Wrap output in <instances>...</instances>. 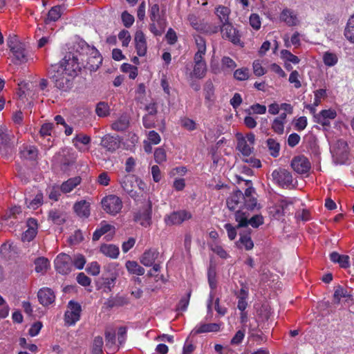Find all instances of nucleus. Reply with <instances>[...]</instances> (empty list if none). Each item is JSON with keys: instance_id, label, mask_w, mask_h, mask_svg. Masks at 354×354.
<instances>
[{"instance_id": "nucleus-1", "label": "nucleus", "mask_w": 354, "mask_h": 354, "mask_svg": "<svg viewBox=\"0 0 354 354\" xmlns=\"http://www.w3.org/2000/svg\"><path fill=\"white\" fill-rule=\"evenodd\" d=\"M8 46L11 52V60L15 65L28 62L29 51L24 43L19 41L16 35H10L7 40Z\"/></svg>"}, {"instance_id": "nucleus-2", "label": "nucleus", "mask_w": 354, "mask_h": 354, "mask_svg": "<svg viewBox=\"0 0 354 354\" xmlns=\"http://www.w3.org/2000/svg\"><path fill=\"white\" fill-rule=\"evenodd\" d=\"M227 205L230 211L235 212V220L238 222L237 228L243 227V194L239 189L234 191L227 199Z\"/></svg>"}, {"instance_id": "nucleus-3", "label": "nucleus", "mask_w": 354, "mask_h": 354, "mask_svg": "<svg viewBox=\"0 0 354 354\" xmlns=\"http://www.w3.org/2000/svg\"><path fill=\"white\" fill-rule=\"evenodd\" d=\"M292 210V201L281 196L276 198L268 207L270 216L277 220L282 219L286 214L291 213Z\"/></svg>"}, {"instance_id": "nucleus-4", "label": "nucleus", "mask_w": 354, "mask_h": 354, "mask_svg": "<svg viewBox=\"0 0 354 354\" xmlns=\"http://www.w3.org/2000/svg\"><path fill=\"white\" fill-rule=\"evenodd\" d=\"M58 65V68L61 72H65L69 77H75L77 75V72L80 71L82 67L81 62L77 55L75 53L69 52L67 53L61 63Z\"/></svg>"}, {"instance_id": "nucleus-5", "label": "nucleus", "mask_w": 354, "mask_h": 354, "mask_svg": "<svg viewBox=\"0 0 354 354\" xmlns=\"http://www.w3.org/2000/svg\"><path fill=\"white\" fill-rule=\"evenodd\" d=\"M50 78L53 81L55 86L62 91H68L72 86V78L65 72H61L57 64L51 65L48 70Z\"/></svg>"}, {"instance_id": "nucleus-6", "label": "nucleus", "mask_w": 354, "mask_h": 354, "mask_svg": "<svg viewBox=\"0 0 354 354\" xmlns=\"http://www.w3.org/2000/svg\"><path fill=\"white\" fill-rule=\"evenodd\" d=\"M262 207L258 201V194L250 180H245V209L259 210Z\"/></svg>"}, {"instance_id": "nucleus-7", "label": "nucleus", "mask_w": 354, "mask_h": 354, "mask_svg": "<svg viewBox=\"0 0 354 354\" xmlns=\"http://www.w3.org/2000/svg\"><path fill=\"white\" fill-rule=\"evenodd\" d=\"M137 181H138V178L133 175H125L120 180L123 190L135 201H139L141 196L140 192L135 190Z\"/></svg>"}, {"instance_id": "nucleus-8", "label": "nucleus", "mask_w": 354, "mask_h": 354, "mask_svg": "<svg viewBox=\"0 0 354 354\" xmlns=\"http://www.w3.org/2000/svg\"><path fill=\"white\" fill-rule=\"evenodd\" d=\"M279 19L288 26H298L301 24V21L298 12L287 7L282 9L279 14Z\"/></svg>"}, {"instance_id": "nucleus-9", "label": "nucleus", "mask_w": 354, "mask_h": 354, "mask_svg": "<svg viewBox=\"0 0 354 354\" xmlns=\"http://www.w3.org/2000/svg\"><path fill=\"white\" fill-rule=\"evenodd\" d=\"M102 62V57L95 47L86 58L84 59V57H81L82 66L91 71H96L101 65Z\"/></svg>"}, {"instance_id": "nucleus-10", "label": "nucleus", "mask_w": 354, "mask_h": 354, "mask_svg": "<svg viewBox=\"0 0 354 354\" xmlns=\"http://www.w3.org/2000/svg\"><path fill=\"white\" fill-rule=\"evenodd\" d=\"M247 322H249L248 324H246V326L249 328L248 343L253 342L260 344L262 342H265L266 341V336L263 335L261 330L257 329L258 327L257 322L254 319H245V324Z\"/></svg>"}, {"instance_id": "nucleus-11", "label": "nucleus", "mask_w": 354, "mask_h": 354, "mask_svg": "<svg viewBox=\"0 0 354 354\" xmlns=\"http://www.w3.org/2000/svg\"><path fill=\"white\" fill-rule=\"evenodd\" d=\"M102 205L104 211L111 214H116L122 207V203L119 197L115 195H110L104 198Z\"/></svg>"}, {"instance_id": "nucleus-12", "label": "nucleus", "mask_w": 354, "mask_h": 354, "mask_svg": "<svg viewBox=\"0 0 354 354\" xmlns=\"http://www.w3.org/2000/svg\"><path fill=\"white\" fill-rule=\"evenodd\" d=\"M68 308V310H67L64 314V320L66 324L72 326L80 319L82 307L79 303L70 301Z\"/></svg>"}, {"instance_id": "nucleus-13", "label": "nucleus", "mask_w": 354, "mask_h": 354, "mask_svg": "<svg viewBox=\"0 0 354 354\" xmlns=\"http://www.w3.org/2000/svg\"><path fill=\"white\" fill-rule=\"evenodd\" d=\"M55 267L59 273L67 274L72 270L73 259L65 253L59 254L55 260Z\"/></svg>"}, {"instance_id": "nucleus-14", "label": "nucleus", "mask_w": 354, "mask_h": 354, "mask_svg": "<svg viewBox=\"0 0 354 354\" xmlns=\"http://www.w3.org/2000/svg\"><path fill=\"white\" fill-rule=\"evenodd\" d=\"M152 205L149 201L147 207H143L137 212L134 213L133 220L139 223L145 227H149L151 224Z\"/></svg>"}, {"instance_id": "nucleus-15", "label": "nucleus", "mask_w": 354, "mask_h": 354, "mask_svg": "<svg viewBox=\"0 0 354 354\" xmlns=\"http://www.w3.org/2000/svg\"><path fill=\"white\" fill-rule=\"evenodd\" d=\"M272 177L273 180L282 187L288 188L292 183V174L286 169L273 171Z\"/></svg>"}, {"instance_id": "nucleus-16", "label": "nucleus", "mask_w": 354, "mask_h": 354, "mask_svg": "<svg viewBox=\"0 0 354 354\" xmlns=\"http://www.w3.org/2000/svg\"><path fill=\"white\" fill-rule=\"evenodd\" d=\"M291 167L297 174H304L309 171L311 165L307 158L304 156H299L292 159Z\"/></svg>"}, {"instance_id": "nucleus-17", "label": "nucleus", "mask_w": 354, "mask_h": 354, "mask_svg": "<svg viewBox=\"0 0 354 354\" xmlns=\"http://www.w3.org/2000/svg\"><path fill=\"white\" fill-rule=\"evenodd\" d=\"M191 217V214L185 210L177 211L167 215L165 222L167 225H179Z\"/></svg>"}, {"instance_id": "nucleus-18", "label": "nucleus", "mask_w": 354, "mask_h": 354, "mask_svg": "<svg viewBox=\"0 0 354 354\" xmlns=\"http://www.w3.org/2000/svg\"><path fill=\"white\" fill-rule=\"evenodd\" d=\"M15 136L6 127H0V147L10 149L14 147Z\"/></svg>"}, {"instance_id": "nucleus-19", "label": "nucleus", "mask_w": 354, "mask_h": 354, "mask_svg": "<svg viewBox=\"0 0 354 354\" xmlns=\"http://www.w3.org/2000/svg\"><path fill=\"white\" fill-rule=\"evenodd\" d=\"M100 145L107 151L113 152L120 146L119 136H113L109 134L104 136L101 140Z\"/></svg>"}, {"instance_id": "nucleus-20", "label": "nucleus", "mask_w": 354, "mask_h": 354, "mask_svg": "<svg viewBox=\"0 0 354 354\" xmlns=\"http://www.w3.org/2000/svg\"><path fill=\"white\" fill-rule=\"evenodd\" d=\"M134 41L137 54L140 57L145 56L147 53V46L145 35L142 31H136Z\"/></svg>"}, {"instance_id": "nucleus-21", "label": "nucleus", "mask_w": 354, "mask_h": 354, "mask_svg": "<svg viewBox=\"0 0 354 354\" xmlns=\"http://www.w3.org/2000/svg\"><path fill=\"white\" fill-rule=\"evenodd\" d=\"M93 46H90L85 41L79 40L77 41L73 46V50L76 53L75 55H77L81 62V57L86 58L91 53V50L93 49Z\"/></svg>"}, {"instance_id": "nucleus-22", "label": "nucleus", "mask_w": 354, "mask_h": 354, "mask_svg": "<svg viewBox=\"0 0 354 354\" xmlns=\"http://www.w3.org/2000/svg\"><path fill=\"white\" fill-rule=\"evenodd\" d=\"M243 339V331L239 330L232 337L230 342V346L225 348V354H238L237 351H241L240 344Z\"/></svg>"}, {"instance_id": "nucleus-23", "label": "nucleus", "mask_w": 354, "mask_h": 354, "mask_svg": "<svg viewBox=\"0 0 354 354\" xmlns=\"http://www.w3.org/2000/svg\"><path fill=\"white\" fill-rule=\"evenodd\" d=\"M37 297L42 306H47L55 301V295L50 288H43L38 291Z\"/></svg>"}, {"instance_id": "nucleus-24", "label": "nucleus", "mask_w": 354, "mask_h": 354, "mask_svg": "<svg viewBox=\"0 0 354 354\" xmlns=\"http://www.w3.org/2000/svg\"><path fill=\"white\" fill-rule=\"evenodd\" d=\"M337 113L334 109L322 110L318 115L315 116L317 122L322 126L330 125V120H333L336 118Z\"/></svg>"}, {"instance_id": "nucleus-25", "label": "nucleus", "mask_w": 354, "mask_h": 354, "mask_svg": "<svg viewBox=\"0 0 354 354\" xmlns=\"http://www.w3.org/2000/svg\"><path fill=\"white\" fill-rule=\"evenodd\" d=\"M73 210L81 218H88L90 215V203L82 200L76 202L73 205Z\"/></svg>"}, {"instance_id": "nucleus-26", "label": "nucleus", "mask_w": 354, "mask_h": 354, "mask_svg": "<svg viewBox=\"0 0 354 354\" xmlns=\"http://www.w3.org/2000/svg\"><path fill=\"white\" fill-rule=\"evenodd\" d=\"M159 256V252L156 249H149L146 250L140 257V262L145 266L150 267L153 265Z\"/></svg>"}, {"instance_id": "nucleus-27", "label": "nucleus", "mask_w": 354, "mask_h": 354, "mask_svg": "<svg viewBox=\"0 0 354 354\" xmlns=\"http://www.w3.org/2000/svg\"><path fill=\"white\" fill-rule=\"evenodd\" d=\"M28 228L22 234L21 240L24 242L31 241L37 234V221L29 218L27 222Z\"/></svg>"}, {"instance_id": "nucleus-28", "label": "nucleus", "mask_w": 354, "mask_h": 354, "mask_svg": "<svg viewBox=\"0 0 354 354\" xmlns=\"http://www.w3.org/2000/svg\"><path fill=\"white\" fill-rule=\"evenodd\" d=\"M221 32L223 35V37L228 39L234 44H236L239 41V39L236 35L235 28H233L230 22L221 25Z\"/></svg>"}, {"instance_id": "nucleus-29", "label": "nucleus", "mask_w": 354, "mask_h": 354, "mask_svg": "<svg viewBox=\"0 0 354 354\" xmlns=\"http://www.w3.org/2000/svg\"><path fill=\"white\" fill-rule=\"evenodd\" d=\"M66 213L62 209H54L50 210L48 212V219L54 224L62 225L66 222Z\"/></svg>"}, {"instance_id": "nucleus-30", "label": "nucleus", "mask_w": 354, "mask_h": 354, "mask_svg": "<svg viewBox=\"0 0 354 354\" xmlns=\"http://www.w3.org/2000/svg\"><path fill=\"white\" fill-rule=\"evenodd\" d=\"M261 167L260 160L253 156L246 158L245 156V175L252 176L254 169H258Z\"/></svg>"}, {"instance_id": "nucleus-31", "label": "nucleus", "mask_w": 354, "mask_h": 354, "mask_svg": "<svg viewBox=\"0 0 354 354\" xmlns=\"http://www.w3.org/2000/svg\"><path fill=\"white\" fill-rule=\"evenodd\" d=\"M220 330V324L216 323L203 324L196 326L192 333L198 335L203 333L218 332Z\"/></svg>"}, {"instance_id": "nucleus-32", "label": "nucleus", "mask_w": 354, "mask_h": 354, "mask_svg": "<svg viewBox=\"0 0 354 354\" xmlns=\"http://www.w3.org/2000/svg\"><path fill=\"white\" fill-rule=\"evenodd\" d=\"M100 251L106 257L116 259L119 255V248L113 244L104 243L100 246Z\"/></svg>"}, {"instance_id": "nucleus-33", "label": "nucleus", "mask_w": 354, "mask_h": 354, "mask_svg": "<svg viewBox=\"0 0 354 354\" xmlns=\"http://www.w3.org/2000/svg\"><path fill=\"white\" fill-rule=\"evenodd\" d=\"M81 180L80 176L69 178L62 184L60 187L62 192L63 193L71 192L75 187L80 184Z\"/></svg>"}, {"instance_id": "nucleus-34", "label": "nucleus", "mask_w": 354, "mask_h": 354, "mask_svg": "<svg viewBox=\"0 0 354 354\" xmlns=\"http://www.w3.org/2000/svg\"><path fill=\"white\" fill-rule=\"evenodd\" d=\"M106 346L110 351L117 350L115 344V332L113 329H106L105 331Z\"/></svg>"}, {"instance_id": "nucleus-35", "label": "nucleus", "mask_w": 354, "mask_h": 354, "mask_svg": "<svg viewBox=\"0 0 354 354\" xmlns=\"http://www.w3.org/2000/svg\"><path fill=\"white\" fill-rule=\"evenodd\" d=\"M15 253V246L10 241L3 243L0 247V254L5 259H10Z\"/></svg>"}, {"instance_id": "nucleus-36", "label": "nucleus", "mask_w": 354, "mask_h": 354, "mask_svg": "<svg viewBox=\"0 0 354 354\" xmlns=\"http://www.w3.org/2000/svg\"><path fill=\"white\" fill-rule=\"evenodd\" d=\"M129 124L128 117L127 115H122L112 124V129L118 131H122L128 128Z\"/></svg>"}, {"instance_id": "nucleus-37", "label": "nucleus", "mask_w": 354, "mask_h": 354, "mask_svg": "<svg viewBox=\"0 0 354 354\" xmlns=\"http://www.w3.org/2000/svg\"><path fill=\"white\" fill-rule=\"evenodd\" d=\"M230 13V10L225 6H220L216 8V14L218 16L221 25L229 22Z\"/></svg>"}, {"instance_id": "nucleus-38", "label": "nucleus", "mask_w": 354, "mask_h": 354, "mask_svg": "<svg viewBox=\"0 0 354 354\" xmlns=\"http://www.w3.org/2000/svg\"><path fill=\"white\" fill-rule=\"evenodd\" d=\"M21 158L27 160H35L37 156V149L33 146L24 147L20 151Z\"/></svg>"}, {"instance_id": "nucleus-39", "label": "nucleus", "mask_w": 354, "mask_h": 354, "mask_svg": "<svg viewBox=\"0 0 354 354\" xmlns=\"http://www.w3.org/2000/svg\"><path fill=\"white\" fill-rule=\"evenodd\" d=\"M263 223V217L261 214H256L250 218H248L245 216V229L248 226H252L254 228H257Z\"/></svg>"}, {"instance_id": "nucleus-40", "label": "nucleus", "mask_w": 354, "mask_h": 354, "mask_svg": "<svg viewBox=\"0 0 354 354\" xmlns=\"http://www.w3.org/2000/svg\"><path fill=\"white\" fill-rule=\"evenodd\" d=\"M323 62L328 67L334 66L338 62V56L336 53L326 51L323 55Z\"/></svg>"}, {"instance_id": "nucleus-41", "label": "nucleus", "mask_w": 354, "mask_h": 354, "mask_svg": "<svg viewBox=\"0 0 354 354\" xmlns=\"http://www.w3.org/2000/svg\"><path fill=\"white\" fill-rule=\"evenodd\" d=\"M255 142V136L252 133L245 136V156H248L253 151V145Z\"/></svg>"}, {"instance_id": "nucleus-42", "label": "nucleus", "mask_w": 354, "mask_h": 354, "mask_svg": "<svg viewBox=\"0 0 354 354\" xmlns=\"http://www.w3.org/2000/svg\"><path fill=\"white\" fill-rule=\"evenodd\" d=\"M240 283V288L238 291H234L235 295L239 299L238 302V308L240 310V319L241 322H243V283L241 281Z\"/></svg>"}, {"instance_id": "nucleus-43", "label": "nucleus", "mask_w": 354, "mask_h": 354, "mask_svg": "<svg viewBox=\"0 0 354 354\" xmlns=\"http://www.w3.org/2000/svg\"><path fill=\"white\" fill-rule=\"evenodd\" d=\"M266 106L265 105L256 103L250 106L248 109L245 110V113L248 115L252 114H257V115H263L266 112Z\"/></svg>"}, {"instance_id": "nucleus-44", "label": "nucleus", "mask_w": 354, "mask_h": 354, "mask_svg": "<svg viewBox=\"0 0 354 354\" xmlns=\"http://www.w3.org/2000/svg\"><path fill=\"white\" fill-rule=\"evenodd\" d=\"M72 142L76 149L81 150V147L79 146L78 143L80 142L84 145H88L91 142V138L86 134L80 133L77 134L75 137L73 138Z\"/></svg>"}, {"instance_id": "nucleus-45", "label": "nucleus", "mask_w": 354, "mask_h": 354, "mask_svg": "<svg viewBox=\"0 0 354 354\" xmlns=\"http://www.w3.org/2000/svg\"><path fill=\"white\" fill-rule=\"evenodd\" d=\"M35 264L37 272L44 273L49 266V261L46 258L39 257L35 261Z\"/></svg>"}, {"instance_id": "nucleus-46", "label": "nucleus", "mask_w": 354, "mask_h": 354, "mask_svg": "<svg viewBox=\"0 0 354 354\" xmlns=\"http://www.w3.org/2000/svg\"><path fill=\"white\" fill-rule=\"evenodd\" d=\"M126 267L129 272L131 273L137 274V275H142L145 273V269L138 264L136 261H129L126 263Z\"/></svg>"}, {"instance_id": "nucleus-47", "label": "nucleus", "mask_w": 354, "mask_h": 354, "mask_svg": "<svg viewBox=\"0 0 354 354\" xmlns=\"http://www.w3.org/2000/svg\"><path fill=\"white\" fill-rule=\"evenodd\" d=\"M61 15V6H54L48 11V17L45 22L47 24L49 21H56L60 18Z\"/></svg>"}, {"instance_id": "nucleus-48", "label": "nucleus", "mask_w": 354, "mask_h": 354, "mask_svg": "<svg viewBox=\"0 0 354 354\" xmlns=\"http://www.w3.org/2000/svg\"><path fill=\"white\" fill-rule=\"evenodd\" d=\"M165 29V22H152L149 24V30L155 36L161 35Z\"/></svg>"}, {"instance_id": "nucleus-49", "label": "nucleus", "mask_w": 354, "mask_h": 354, "mask_svg": "<svg viewBox=\"0 0 354 354\" xmlns=\"http://www.w3.org/2000/svg\"><path fill=\"white\" fill-rule=\"evenodd\" d=\"M113 226L109 225V224H102L101 227L99 228V229H97L93 234V241H98L100 237L107 233L108 232H109L111 230L113 229Z\"/></svg>"}, {"instance_id": "nucleus-50", "label": "nucleus", "mask_w": 354, "mask_h": 354, "mask_svg": "<svg viewBox=\"0 0 354 354\" xmlns=\"http://www.w3.org/2000/svg\"><path fill=\"white\" fill-rule=\"evenodd\" d=\"M116 277L111 275V277H103L102 278V284L100 288H104V292H110L112 288L114 286V283Z\"/></svg>"}, {"instance_id": "nucleus-51", "label": "nucleus", "mask_w": 354, "mask_h": 354, "mask_svg": "<svg viewBox=\"0 0 354 354\" xmlns=\"http://www.w3.org/2000/svg\"><path fill=\"white\" fill-rule=\"evenodd\" d=\"M149 17L152 22H165L160 16V8L158 4L153 5L149 10Z\"/></svg>"}, {"instance_id": "nucleus-52", "label": "nucleus", "mask_w": 354, "mask_h": 354, "mask_svg": "<svg viewBox=\"0 0 354 354\" xmlns=\"http://www.w3.org/2000/svg\"><path fill=\"white\" fill-rule=\"evenodd\" d=\"M26 203L27 204V207L28 208L33 209H37L43 203V194L41 193H38L35 197L29 202V203H28V199L26 198Z\"/></svg>"}, {"instance_id": "nucleus-53", "label": "nucleus", "mask_w": 354, "mask_h": 354, "mask_svg": "<svg viewBox=\"0 0 354 354\" xmlns=\"http://www.w3.org/2000/svg\"><path fill=\"white\" fill-rule=\"evenodd\" d=\"M96 114L100 117H106L109 114V106L104 102H99L95 109Z\"/></svg>"}, {"instance_id": "nucleus-54", "label": "nucleus", "mask_w": 354, "mask_h": 354, "mask_svg": "<svg viewBox=\"0 0 354 354\" xmlns=\"http://www.w3.org/2000/svg\"><path fill=\"white\" fill-rule=\"evenodd\" d=\"M207 68L206 63L195 64L194 67L193 73L197 78H203L206 73Z\"/></svg>"}, {"instance_id": "nucleus-55", "label": "nucleus", "mask_w": 354, "mask_h": 354, "mask_svg": "<svg viewBox=\"0 0 354 354\" xmlns=\"http://www.w3.org/2000/svg\"><path fill=\"white\" fill-rule=\"evenodd\" d=\"M103 344L102 337L100 336L95 337L93 343L92 354H102Z\"/></svg>"}, {"instance_id": "nucleus-56", "label": "nucleus", "mask_w": 354, "mask_h": 354, "mask_svg": "<svg viewBox=\"0 0 354 354\" xmlns=\"http://www.w3.org/2000/svg\"><path fill=\"white\" fill-rule=\"evenodd\" d=\"M281 57L285 61L291 62L294 64H298L300 61L299 58L297 56L292 54L288 50H282L281 51Z\"/></svg>"}, {"instance_id": "nucleus-57", "label": "nucleus", "mask_w": 354, "mask_h": 354, "mask_svg": "<svg viewBox=\"0 0 354 354\" xmlns=\"http://www.w3.org/2000/svg\"><path fill=\"white\" fill-rule=\"evenodd\" d=\"M253 73L256 76L260 77L266 74V69L262 66V61L254 60L252 64Z\"/></svg>"}, {"instance_id": "nucleus-58", "label": "nucleus", "mask_w": 354, "mask_h": 354, "mask_svg": "<svg viewBox=\"0 0 354 354\" xmlns=\"http://www.w3.org/2000/svg\"><path fill=\"white\" fill-rule=\"evenodd\" d=\"M267 145L271 155L277 157L279 152V144L274 139L270 138L267 140Z\"/></svg>"}, {"instance_id": "nucleus-59", "label": "nucleus", "mask_w": 354, "mask_h": 354, "mask_svg": "<svg viewBox=\"0 0 354 354\" xmlns=\"http://www.w3.org/2000/svg\"><path fill=\"white\" fill-rule=\"evenodd\" d=\"M221 66L223 70L232 71L236 66L235 62L229 57H223L221 59Z\"/></svg>"}, {"instance_id": "nucleus-60", "label": "nucleus", "mask_w": 354, "mask_h": 354, "mask_svg": "<svg viewBox=\"0 0 354 354\" xmlns=\"http://www.w3.org/2000/svg\"><path fill=\"white\" fill-rule=\"evenodd\" d=\"M285 122L275 118L272 123V130L277 134H283Z\"/></svg>"}, {"instance_id": "nucleus-61", "label": "nucleus", "mask_w": 354, "mask_h": 354, "mask_svg": "<svg viewBox=\"0 0 354 354\" xmlns=\"http://www.w3.org/2000/svg\"><path fill=\"white\" fill-rule=\"evenodd\" d=\"M208 282L211 289H215L216 287V269L214 267L210 266L207 272Z\"/></svg>"}, {"instance_id": "nucleus-62", "label": "nucleus", "mask_w": 354, "mask_h": 354, "mask_svg": "<svg viewBox=\"0 0 354 354\" xmlns=\"http://www.w3.org/2000/svg\"><path fill=\"white\" fill-rule=\"evenodd\" d=\"M166 151L162 148H157L154 151L155 161L160 164L166 160Z\"/></svg>"}, {"instance_id": "nucleus-63", "label": "nucleus", "mask_w": 354, "mask_h": 354, "mask_svg": "<svg viewBox=\"0 0 354 354\" xmlns=\"http://www.w3.org/2000/svg\"><path fill=\"white\" fill-rule=\"evenodd\" d=\"M288 81L290 84H292L294 87L296 88H299L301 86V84L299 80V74L297 71H293L291 72Z\"/></svg>"}, {"instance_id": "nucleus-64", "label": "nucleus", "mask_w": 354, "mask_h": 354, "mask_svg": "<svg viewBox=\"0 0 354 354\" xmlns=\"http://www.w3.org/2000/svg\"><path fill=\"white\" fill-rule=\"evenodd\" d=\"M121 18L124 26L127 28L131 27L134 22V17L127 11H124L122 13Z\"/></svg>"}]
</instances>
